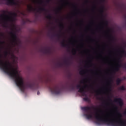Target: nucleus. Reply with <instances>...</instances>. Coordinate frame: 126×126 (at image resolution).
Wrapping results in <instances>:
<instances>
[{
	"instance_id": "nucleus-16",
	"label": "nucleus",
	"mask_w": 126,
	"mask_h": 126,
	"mask_svg": "<svg viewBox=\"0 0 126 126\" xmlns=\"http://www.w3.org/2000/svg\"><path fill=\"white\" fill-rule=\"evenodd\" d=\"M119 90H121L122 91H125L126 90V87L124 86H122L119 88Z\"/></svg>"
},
{
	"instance_id": "nucleus-21",
	"label": "nucleus",
	"mask_w": 126,
	"mask_h": 126,
	"mask_svg": "<svg viewBox=\"0 0 126 126\" xmlns=\"http://www.w3.org/2000/svg\"><path fill=\"white\" fill-rule=\"evenodd\" d=\"M60 28H62L63 29V28H64V26L63 25V23H61L60 24Z\"/></svg>"
},
{
	"instance_id": "nucleus-41",
	"label": "nucleus",
	"mask_w": 126,
	"mask_h": 126,
	"mask_svg": "<svg viewBox=\"0 0 126 126\" xmlns=\"http://www.w3.org/2000/svg\"><path fill=\"white\" fill-rule=\"evenodd\" d=\"M40 2H41V3H43V2H44V1L41 0H40Z\"/></svg>"
},
{
	"instance_id": "nucleus-51",
	"label": "nucleus",
	"mask_w": 126,
	"mask_h": 126,
	"mask_svg": "<svg viewBox=\"0 0 126 126\" xmlns=\"http://www.w3.org/2000/svg\"><path fill=\"white\" fill-rule=\"evenodd\" d=\"M92 89H94V88H93V87L92 88Z\"/></svg>"
},
{
	"instance_id": "nucleus-9",
	"label": "nucleus",
	"mask_w": 126,
	"mask_h": 126,
	"mask_svg": "<svg viewBox=\"0 0 126 126\" xmlns=\"http://www.w3.org/2000/svg\"><path fill=\"white\" fill-rule=\"evenodd\" d=\"M114 102H115V103H118L120 107L124 106V100L123 99L121 98V97L115 98L114 99Z\"/></svg>"
},
{
	"instance_id": "nucleus-47",
	"label": "nucleus",
	"mask_w": 126,
	"mask_h": 126,
	"mask_svg": "<svg viewBox=\"0 0 126 126\" xmlns=\"http://www.w3.org/2000/svg\"><path fill=\"white\" fill-rule=\"evenodd\" d=\"M1 57H2L1 54L0 53V58H1Z\"/></svg>"
},
{
	"instance_id": "nucleus-46",
	"label": "nucleus",
	"mask_w": 126,
	"mask_h": 126,
	"mask_svg": "<svg viewBox=\"0 0 126 126\" xmlns=\"http://www.w3.org/2000/svg\"><path fill=\"white\" fill-rule=\"evenodd\" d=\"M95 92H96V93H97V94H99V92L98 91H96Z\"/></svg>"
},
{
	"instance_id": "nucleus-56",
	"label": "nucleus",
	"mask_w": 126,
	"mask_h": 126,
	"mask_svg": "<svg viewBox=\"0 0 126 126\" xmlns=\"http://www.w3.org/2000/svg\"><path fill=\"white\" fill-rule=\"evenodd\" d=\"M52 29H54V28H52Z\"/></svg>"
},
{
	"instance_id": "nucleus-35",
	"label": "nucleus",
	"mask_w": 126,
	"mask_h": 126,
	"mask_svg": "<svg viewBox=\"0 0 126 126\" xmlns=\"http://www.w3.org/2000/svg\"><path fill=\"white\" fill-rule=\"evenodd\" d=\"M51 0H46V2L47 3H49V2H50V1H51Z\"/></svg>"
},
{
	"instance_id": "nucleus-1",
	"label": "nucleus",
	"mask_w": 126,
	"mask_h": 126,
	"mask_svg": "<svg viewBox=\"0 0 126 126\" xmlns=\"http://www.w3.org/2000/svg\"><path fill=\"white\" fill-rule=\"evenodd\" d=\"M97 125H106L109 126H126V121H123L119 118V121L115 120L105 119L98 114L95 116Z\"/></svg>"
},
{
	"instance_id": "nucleus-55",
	"label": "nucleus",
	"mask_w": 126,
	"mask_h": 126,
	"mask_svg": "<svg viewBox=\"0 0 126 126\" xmlns=\"http://www.w3.org/2000/svg\"><path fill=\"white\" fill-rule=\"evenodd\" d=\"M12 31H13V30L12 29Z\"/></svg>"
},
{
	"instance_id": "nucleus-50",
	"label": "nucleus",
	"mask_w": 126,
	"mask_h": 126,
	"mask_svg": "<svg viewBox=\"0 0 126 126\" xmlns=\"http://www.w3.org/2000/svg\"><path fill=\"white\" fill-rule=\"evenodd\" d=\"M73 6H74V7H76V6H75V5H74V4H73Z\"/></svg>"
},
{
	"instance_id": "nucleus-20",
	"label": "nucleus",
	"mask_w": 126,
	"mask_h": 126,
	"mask_svg": "<svg viewBox=\"0 0 126 126\" xmlns=\"http://www.w3.org/2000/svg\"><path fill=\"white\" fill-rule=\"evenodd\" d=\"M64 62L66 64H69V61H68V59L64 60Z\"/></svg>"
},
{
	"instance_id": "nucleus-37",
	"label": "nucleus",
	"mask_w": 126,
	"mask_h": 126,
	"mask_svg": "<svg viewBox=\"0 0 126 126\" xmlns=\"http://www.w3.org/2000/svg\"><path fill=\"white\" fill-rule=\"evenodd\" d=\"M119 116L120 117V118H122V117H123V115L121 113H119Z\"/></svg>"
},
{
	"instance_id": "nucleus-13",
	"label": "nucleus",
	"mask_w": 126,
	"mask_h": 126,
	"mask_svg": "<svg viewBox=\"0 0 126 126\" xmlns=\"http://www.w3.org/2000/svg\"><path fill=\"white\" fill-rule=\"evenodd\" d=\"M121 52H122L123 55H120V58H123V57H126V51H125L124 50H123L121 51Z\"/></svg>"
},
{
	"instance_id": "nucleus-28",
	"label": "nucleus",
	"mask_w": 126,
	"mask_h": 126,
	"mask_svg": "<svg viewBox=\"0 0 126 126\" xmlns=\"http://www.w3.org/2000/svg\"><path fill=\"white\" fill-rule=\"evenodd\" d=\"M121 67H124V68L126 69V63L124 64V65H122L121 63Z\"/></svg>"
},
{
	"instance_id": "nucleus-34",
	"label": "nucleus",
	"mask_w": 126,
	"mask_h": 126,
	"mask_svg": "<svg viewBox=\"0 0 126 126\" xmlns=\"http://www.w3.org/2000/svg\"><path fill=\"white\" fill-rule=\"evenodd\" d=\"M109 98V100L110 101V102H113V100H112V99L111 98H110V97H108Z\"/></svg>"
},
{
	"instance_id": "nucleus-27",
	"label": "nucleus",
	"mask_w": 126,
	"mask_h": 126,
	"mask_svg": "<svg viewBox=\"0 0 126 126\" xmlns=\"http://www.w3.org/2000/svg\"><path fill=\"white\" fill-rule=\"evenodd\" d=\"M70 88L72 89V90H74V86L73 85H71L70 86Z\"/></svg>"
},
{
	"instance_id": "nucleus-29",
	"label": "nucleus",
	"mask_w": 126,
	"mask_h": 126,
	"mask_svg": "<svg viewBox=\"0 0 126 126\" xmlns=\"http://www.w3.org/2000/svg\"><path fill=\"white\" fill-rule=\"evenodd\" d=\"M100 12L101 14L103 13V12H104V10H103V7H101V9L100 10Z\"/></svg>"
},
{
	"instance_id": "nucleus-39",
	"label": "nucleus",
	"mask_w": 126,
	"mask_h": 126,
	"mask_svg": "<svg viewBox=\"0 0 126 126\" xmlns=\"http://www.w3.org/2000/svg\"><path fill=\"white\" fill-rule=\"evenodd\" d=\"M66 4H69V2H68V1H66Z\"/></svg>"
},
{
	"instance_id": "nucleus-2",
	"label": "nucleus",
	"mask_w": 126,
	"mask_h": 126,
	"mask_svg": "<svg viewBox=\"0 0 126 126\" xmlns=\"http://www.w3.org/2000/svg\"><path fill=\"white\" fill-rule=\"evenodd\" d=\"M0 68L11 78H12V65L9 62L3 63L2 60L0 59Z\"/></svg>"
},
{
	"instance_id": "nucleus-17",
	"label": "nucleus",
	"mask_w": 126,
	"mask_h": 126,
	"mask_svg": "<svg viewBox=\"0 0 126 126\" xmlns=\"http://www.w3.org/2000/svg\"><path fill=\"white\" fill-rule=\"evenodd\" d=\"M44 53H45V54H50L51 52L50 49H44Z\"/></svg>"
},
{
	"instance_id": "nucleus-42",
	"label": "nucleus",
	"mask_w": 126,
	"mask_h": 126,
	"mask_svg": "<svg viewBox=\"0 0 126 126\" xmlns=\"http://www.w3.org/2000/svg\"><path fill=\"white\" fill-rule=\"evenodd\" d=\"M86 2H87V3H88V2H89V1H88V0H87L86 1Z\"/></svg>"
},
{
	"instance_id": "nucleus-18",
	"label": "nucleus",
	"mask_w": 126,
	"mask_h": 126,
	"mask_svg": "<svg viewBox=\"0 0 126 126\" xmlns=\"http://www.w3.org/2000/svg\"><path fill=\"white\" fill-rule=\"evenodd\" d=\"M46 18L51 20V19H52V18H53V17L52 16V15L51 14H49L48 16H46Z\"/></svg>"
},
{
	"instance_id": "nucleus-15",
	"label": "nucleus",
	"mask_w": 126,
	"mask_h": 126,
	"mask_svg": "<svg viewBox=\"0 0 126 126\" xmlns=\"http://www.w3.org/2000/svg\"><path fill=\"white\" fill-rule=\"evenodd\" d=\"M122 80L120 78H118L116 80V84L117 85H119L121 84V82H122Z\"/></svg>"
},
{
	"instance_id": "nucleus-19",
	"label": "nucleus",
	"mask_w": 126,
	"mask_h": 126,
	"mask_svg": "<svg viewBox=\"0 0 126 126\" xmlns=\"http://www.w3.org/2000/svg\"><path fill=\"white\" fill-rule=\"evenodd\" d=\"M54 36H55V37H58V38L60 39V38L62 37V34H54Z\"/></svg>"
},
{
	"instance_id": "nucleus-32",
	"label": "nucleus",
	"mask_w": 126,
	"mask_h": 126,
	"mask_svg": "<svg viewBox=\"0 0 126 126\" xmlns=\"http://www.w3.org/2000/svg\"><path fill=\"white\" fill-rule=\"evenodd\" d=\"M0 43L2 45L3 44H5V42L4 41H0Z\"/></svg>"
},
{
	"instance_id": "nucleus-14",
	"label": "nucleus",
	"mask_w": 126,
	"mask_h": 126,
	"mask_svg": "<svg viewBox=\"0 0 126 126\" xmlns=\"http://www.w3.org/2000/svg\"><path fill=\"white\" fill-rule=\"evenodd\" d=\"M64 40L63 41V42H61V46L62 47H68V45L65 44V42H64Z\"/></svg>"
},
{
	"instance_id": "nucleus-36",
	"label": "nucleus",
	"mask_w": 126,
	"mask_h": 126,
	"mask_svg": "<svg viewBox=\"0 0 126 126\" xmlns=\"http://www.w3.org/2000/svg\"><path fill=\"white\" fill-rule=\"evenodd\" d=\"M5 56H6L7 55H8V52L7 51H5Z\"/></svg>"
},
{
	"instance_id": "nucleus-7",
	"label": "nucleus",
	"mask_w": 126,
	"mask_h": 126,
	"mask_svg": "<svg viewBox=\"0 0 126 126\" xmlns=\"http://www.w3.org/2000/svg\"><path fill=\"white\" fill-rule=\"evenodd\" d=\"M10 34L12 39L13 43H14L16 44V45H17V36L16 35V33L13 32H10Z\"/></svg>"
},
{
	"instance_id": "nucleus-38",
	"label": "nucleus",
	"mask_w": 126,
	"mask_h": 126,
	"mask_svg": "<svg viewBox=\"0 0 126 126\" xmlns=\"http://www.w3.org/2000/svg\"><path fill=\"white\" fill-rule=\"evenodd\" d=\"M114 109H115V110H118V107L117 106H115Z\"/></svg>"
},
{
	"instance_id": "nucleus-33",
	"label": "nucleus",
	"mask_w": 126,
	"mask_h": 126,
	"mask_svg": "<svg viewBox=\"0 0 126 126\" xmlns=\"http://www.w3.org/2000/svg\"><path fill=\"white\" fill-rule=\"evenodd\" d=\"M58 65H59V66H62V64L61 63H58Z\"/></svg>"
},
{
	"instance_id": "nucleus-25",
	"label": "nucleus",
	"mask_w": 126,
	"mask_h": 126,
	"mask_svg": "<svg viewBox=\"0 0 126 126\" xmlns=\"http://www.w3.org/2000/svg\"><path fill=\"white\" fill-rule=\"evenodd\" d=\"M84 101H86V102H88L89 101V99H88V97H85L84 98Z\"/></svg>"
},
{
	"instance_id": "nucleus-22",
	"label": "nucleus",
	"mask_w": 126,
	"mask_h": 126,
	"mask_svg": "<svg viewBox=\"0 0 126 126\" xmlns=\"http://www.w3.org/2000/svg\"><path fill=\"white\" fill-rule=\"evenodd\" d=\"M72 53L73 56H75V55H76V50L75 49H73V51H72Z\"/></svg>"
},
{
	"instance_id": "nucleus-48",
	"label": "nucleus",
	"mask_w": 126,
	"mask_h": 126,
	"mask_svg": "<svg viewBox=\"0 0 126 126\" xmlns=\"http://www.w3.org/2000/svg\"><path fill=\"white\" fill-rule=\"evenodd\" d=\"M101 1H105V0H100Z\"/></svg>"
},
{
	"instance_id": "nucleus-11",
	"label": "nucleus",
	"mask_w": 126,
	"mask_h": 126,
	"mask_svg": "<svg viewBox=\"0 0 126 126\" xmlns=\"http://www.w3.org/2000/svg\"><path fill=\"white\" fill-rule=\"evenodd\" d=\"M28 9L30 12L36 11L37 10V9L33 8V6L31 5H28Z\"/></svg>"
},
{
	"instance_id": "nucleus-57",
	"label": "nucleus",
	"mask_w": 126,
	"mask_h": 126,
	"mask_svg": "<svg viewBox=\"0 0 126 126\" xmlns=\"http://www.w3.org/2000/svg\"><path fill=\"white\" fill-rule=\"evenodd\" d=\"M41 51H43V49H42Z\"/></svg>"
},
{
	"instance_id": "nucleus-8",
	"label": "nucleus",
	"mask_w": 126,
	"mask_h": 126,
	"mask_svg": "<svg viewBox=\"0 0 126 126\" xmlns=\"http://www.w3.org/2000/svg\"><path fill=\"white\" fill-rule=\"evenodd\" d=\"M118 63L117 66L113 69V72L114 73H116V72L119 71L120 70V67H122V63H121V59H118Z\"/></svg>"
},
{
	"instance_id": "nucleus-6",
	"label": "nucleus",
	"mask_w": 126,
	"mask_h": 126,
	"mask_svg": "<svg viewBox=\"0 0 126 126\" xmlns=\"http://www.w3.org/2000/svg\"><path fill=\"white\" fill-rule=\"evenodd\" d=\"M77 89H78V92L80 93H82V95L83 96H86V94H85L86 91H85V88H88V85H85V86H81V85H78L76 86Z\"/></svg>"
},
{
	"instance_id": "nucleus-10",
	"label": "nucleus",
	"mask_w": 126,
	"mask_h": 126,
	"mask_svg": "<svg viewBox=\"0 0 126 126\" xmlns=\"http://www.w3.org/2000/svg\"><path fill=\"white\" fill-rule=\"evenodd\" d=\"M6 4L7 5H17L18 3L15 1V0H7Z\"/></svg>"
},
{
	"instance_id": "nucleus-31",
	"label": "nucleus",
	"mask_w": 126,
	"mask_h": 126,
	"mask_svg": "<svg viewBox=\"0 0 126 126\" xmlns=\"http://www.w3.org/2000/svg\"><path fill=\"white\" fill-rule=\"evenodd\" d=\"M5 25H7V22H4V27H7V26H5Z\"/></svg>"
},
{
	"instance_id": "nucleus-40",
	"label": "nucleus",
	"mask_w": 126,
	"mask_h": 126,
	"mask_svg": "<svg viewBox=\"0 0 126 126\" xmlns=\"http://www.w3.org/2000/svg\"><path fill=\"white\" fill-rule=\"evenodd\" d=\"M0 35L2 36V37H3L4 35L3 33H1L0 34Z\"/></svg>"
},
{
	"instance_id": "nucleus-26",
	"label": "nucleus",
	"mask_w": 126,
	"mask_h": 126,
	"mask_svg": "<svg viewBox=\"0 0 126 126\" xmlns=\"http://www.w3.org/2000/svg\"><path fill=\"white\" fill-rule=\"evenodd\" d=\"M61 10H62V7H59L57 9L56 11L57 12H60Z\"/></svg>"
},
{
	"instance_id": "nucleus-12",
	"label": "nucleus",
	"mask_w": 126,
	"mask_h": 126,
	"mask_svg": "<svg viewBox=\"0 0 126 126\" xmlns=\"http://www.w3.org/2000/svg\"><path fill=\"white\" fill-rule=\"evenodd\" d=\"M37 12H39V11H45V12H48V10L45 7H40L37 10Z\"/></svg>"
},
{
	"instance_id": "nucleus-4",
	"label": "nucleus",
	"mask_w": 126,
	"mask_h": 126,
	"mask_svg": "<svg viewBox=\"0 0 126 126\" xmlns=\"http://www.w3.org/2000/svg\"><path fill=\"white\" fill-rule=\"evenodd\" d=\"M49 89L52 94H55L56 95H59V94H61V93L62 92V87L59 86V85L49 87Z\"/></svg>"
},
{
	"instance_id": "nucleus-54",
	"label": "nucleus",
	"mask_w": 126,
	"mask_h": 126,
	"mask_svg": "<svg viewBox=\"0 0 126 126\" xmlns=\"http://www.w3.org/2000/svg\"><path fill=\"white\" fill-rule=\"evenodd\" d=\"M71 59H72V57H71Z\"/></svg>"
},
{
	"instance_id": "nucleus-23",
	"label": "nucleus",
	"mask_w": 126,
	"mask_h": 126,
	"mask_svg": "<svg viewBox=\"0 0 126 126\" xmlns=\"http://www.w3.org/2000/svg\"><path fill=\"white\" fill-rule=\"evenodd\" d=\"M109 38L111 41H114V37L112 35H109Z\"/></svg>"
},
{
	"instance_id": "nucleus-30",
	"label": "nucleus",
	"mask_w": 126,
	"mask_h": 126,
	"mask_svg": "<svg viewBox=\"0 0 126 126\" xmlns=\"http://www.w3.org/2000/svg\"><path fill=\"white\" fill-rule=\"evenodd\" d=\"M108 85H109V87H108V88L107 89V90H109V91H111V85L109 84H108Z\"/></svg>"
},
{
	"instance_id": "nucleus-3",
	"label": "nucleus",
	"mask_w": 126,
	"mask_h": 126,
	"mask_svg": "<svg viewBox=\"0 0 126 126\" xmlns=\"http://www.w3.org/2000/svg\"><path fill=\"white\" fill-rule=\"evenodd\" d=\"M2 12L3 14L0 15V17L5 21H9L10 22H14L16 19L15 17L17 16L16 13H12L8 12V11L2 10Z\"/></svg>"
},
{
	"instance_id": "nucleus-43",
	"label": "nucleus",
	"mask_w": 126,
	"mask_h": 126,
	"mask_svg": "<svg viewBox=\"0 0 126 126\" xmlns=\"http://www.w3.org/2000/svg\"><path fill=\"white\" fill-rule=\"evenodd\" d=\"M103 24H106V25H107V22H105L103 23Z\"/></svg>"
},
{
	"instance_id": "nucleus-45",
	"label": "nucleus",
	"mask_w": 126,
	"mask_h": 126,
	"mask_svg": "<svg viewBox=\"0 0 126 126\" xmlns=\"http://www.w3.org/2000/svg\"><path fill=\"white\" fill-rule=\"evenodd\" d=\"M81 83H84V81H81Z\"/></svg>"
},
{
	"instance_id": "nucleus-52",
	"label": "nucleus",
	"mask_w": 126,
	"mask_h": 126,
	"mask_svg": "<svg viewBox=\"0 0 126 126\" xmlns=\"http://www.w3.org/2000/svg\"><path fill=\"white\" fill-rule=\"evenodd\" d=\"M93 109H95V108H94V107H93Z\"/></svg>"
},
{
	"instance_id": "nucleus-49",
	"label": "nucleus",
	"mask_w": 126,
	"mask_h": 126,
	"mask_svg": "<svg viewBox=\"0 0 126 126\" xmlns=\"http://www.w3.org/2000/svg\"><path fill=\"white\" fill-rule=\"evenodd\" d=\"M69 77H71V75H69Z\"/></svg>"
},
{
	"instance_id": "nucleus-53",
	"label": "nucleus",
	"mask_w": 126,
	"mask_h": 126,
	"mask_svg": "<svg viewBox=\"0 0 126 126\" xmlns=\"http://www.w3.org/2000/svg\"><path fill=\"white\" fill-rule=\"evenodd\" d=\"M90 87H92V86H90Z\"/></svg>"
},
{
	"instance_id": "nucleus-5",
	"label": "nucleus",
	"mask_w": 126,
	"mask_h": 126,
	"mask_svg": "<svg viewBox=\"0 0 126 126\" xmlns=\"http://www.w3.org/2000/svg\"><path fill=\"white\" fill-rule=\"evenodd\" d=\"M81 109L82 111H84V112H86L87 114H85V117H86L87 119L88 120H90L91 119H92L93 118V115H92L91 112V107L90 106H85V107H82ZM89 111L90 114H89Z\"/></svg>"
},
{
	"instance_id": "nucleus-44",
	"label": "nucleus",
	"mask_w": 126,
	"mask_h": 126,
	"mask_svg": "<svg viewBox=\"0 0 126 126\" xmlns=\"http://www.w3.org/2000/svg\"><path fill=\"white\" fill-rule=\"evenodd\" d=\"M40 94V92L38 91L37 92V95H39Z\"/></svg>"
},
{
	"instance_id": "nucleus-24",
	"label": "nucleus",
	"mask_w": 126,
	"mask_h": 126,
	"mask_svg": "<svg viewBox=\"0 0 126 126\" xmlns=\"http://www.w3.org/2000/svg\"><path fill=\"white\" fill-rule=\"evenodd\" d=\"M79 73L81 75L84 74V70H82L80 71Z\"/></svg>"
}]
</instances>
